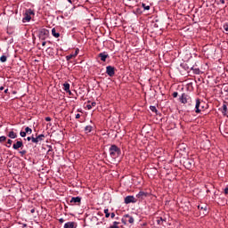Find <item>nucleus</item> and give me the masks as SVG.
I'll use <instances>...</instances> for the list:
<instances>
[{"label": "nucleus", "instance_id": "nucleus-43", "mask_svg": "<svg viewBox=\"0 0 228 228\" xmlns=\"http://www.w3.org/2000/svg\"><path fill=\"white\" fill-rule=\"evenodd\" d=\"M45 44H47V42H45V40H43V42H42L43 47L45 46Z\"/></svg>", "mask_w": 228, "mask_h": 228}, {"label": "nucleus", "instance_id": "nucleus-50", "mask_svg": "<svg viewBox=\"0 0 228 228\" xmlns=\"http://www.w3.org/2000/svg\"><path fill=\"white\" fill-rule=\"evenodd\" d=\"M67 94H69V95H72V92H66Z\"/></svg>", "mask_w": 228, "mask_h": 228}, {"label": "nucleus", "instance_id": "nucleus-26", "mask_svg": "<svg viewBox=\"0 0 228 228\" xmlns=\"http://www.w3.org/2000/svg\"><path fill=\"white\" fill-rule=\"evenodd\" d=\"M25 133L31 134V133H33V130H31V128H29V126H27L25 128Z\"/></svg>", "mask_w": 228, "mask_h": 228}, {"label": "nucleus", "instance_id": "nucleus-7", "mask_svg": "<svg viewBox=\"0 0 228 228\" xmlns=\"http://www.w3.org/2000/svg\"><path fill=\"white\" fill-rule=\"evenodd\" d=\"M106 74H108V76H110V77H113V76H115V67L107 66Z\"/></svg>", "mask_w": 228, "mask_h": 228}, {"label": "nucleus", "instance_id": "nucleus-12", "mask_svg": "<svg viewBox=\"0 0 228 228\" xmlns=\"http://www.w3.org/2000/svg\"><path fill=\"white\" fill-rule=\"evenodd\" d=\"M200 99L196 100L195 111L196 113H200Z\"/></svg>", "mask_w": 228, "mask_h": 228}, {"label": "nucleus", "instance_id": "nucleus-14", "mask_svg": "<svg viewBox=\"0 0 228 228\" xmlns=\"http://www.w3.org/2000/svg\"><path fill=\"white\" fill-rule=\"evenodd\" d=\"M222 113L223 115H227L228 113V110H227V102H224V103L223 104V107H222Z\"/></svg>", "mask_w": 228, "mask_h": 228}, {"label": "nucleus", "instance_id": "nucleus-9", "mask_svg": "<svg viewBox=\"0 0 228 228\" xmlns=\"http://www.w3.org/2000/svg\"><path fill=\"white\" fill-rule=\"evenodd\" d=\"M20 147H24V143L22 141H17L13 145L12 148L14 151H18V149H20Z\"/></svg>", "mask_w": 228, "mask_h": 228}, {"label": "nucleus", "instance_id": "nucleus-33", "mask_svg": "<svg viewBox=\"0 0 228 228\" xmlns=\"http://www.w3.org/2000/svg\"><path fill=\"white\" fill-rule=\"evenodd\" d=\"M142 7L144 8V10H151V6L145 5V4H142Z\"/></svg>", "mask_w": 228, "mask_h": 228}, {"label": "nucleus", "instance_id": "nucleus-42", "mask_svg": "<svg viewBox=\"0 0 228 228\" xmlns=\"http://www.w3.org/2000/svg\"><path fill=\"white\" fill-rule=\"evenodd\" d=\"M59 222H60V224H63V222H65V220H63V218H61V219H59Z\"/></svg>", "mask_w": 228, "mask_h": 228}, {"label": "nucleus", "instance_id": "nucleus-27", "mask_svg": "<svg viewBox=\"0 0 228 228\" xmlns=\"http://www.w3.org/2000/svg\"><path fill=\"white\" fill-rule=\"evenodd\" d=\"M6 60H7V57L5 55H2L0 57V61H2V63H4V61H6Z\"/></svg>", "mask_w": 228, "mask_h": 228}, {"label": "nucleus", "instance_id": "nucleus-16", "mask_svg": "<svg viewBox=\"0 0 228 228\" xmlns=\"http://www.w3.org/2000/svg\"><path fill=\"white\" fill-rule=\"evenodd\" d=\"M8 137L12 138V140L17 138V133L13 132V131H10L8 134Z\"/></svg>", "mask_w": 228, "mask_h": 228}, {"label": "nucleus", "instance_id": "nucleus-21", "mask_svg": "<svg viewBox=\"0 0 228 228\" xmlns=\"http://www.w3.org/2000/svg\"><path fill=\"white\" fill-rule=\"evenodd\" d=\"M163 222H165V219H163V217H159V218L157 220L158 225H163Z\"/></svg>", "mask_w": 228, "mask_h": 228}, {"label": "nucleus", "instance_id": "nucleus-5", "mask_svg": "<svg viewBox=\"0 0 228 228\" xmlns=\"http://www.w3.org/2000/svg\"><path fill=\"white\" fill-rule=\"evenodd\" d=\"M190 99H191L190 96H188V94L183 93L179 98V101L180 102H182V104H187V102H190Z\"/></svg>", "mask_w": 228, "mask_h": 228}, {"label": "nucleus", "instance_id": "nucleus-17", "mask_svg": "<svg viewBox=\"0 0 228 228\" xmlns=\"http://www.w3.org/2000/svg\"><path fill=\"white\" fill-rule=\"evenodd\" d=\"M52 35H53V37H54L55 38H60V33L56 32V28H53V29H52Z\"/></svg>", "mask_w": 228, "mask_h": 228}, {"label": "nucleus", "instance_id": "nucleus-6", "mask_svg": "<svg viewBox=\"0 0 228 228\" xmlns=\"http://www.w3.org/2000/svg\"><path fill=\"white\" fill-rule=\"evenodd\" d=\"M131 202L133 204L138 202V200H136V198H134V196H126L125 198V204H131Z\"/></svg>", "mask_w": 228, "mask_h": 228}, {"label": "nucleus", "instance_id": "nucleus-10", "mask_svg": "<svg viewBox=\"0 0 228 228\" xmlns=\"http://www.w3.org/2000/svg\"><path fill=\"white\" fill-rule=\"evenodd\" d=\"M98 58H101L102 61H106V58H110V55L106 52H103L98 54Z\"/></svg>", "mask_w": 228, "mask_h": 228}, {"label": "nucleus", "instance_id": "nucleus-40", "mask_svg": "<svg viewBox=\"0 0 228 228\" xmlns=\"http://www.w3.org/2000/svg\"><path fill=\"white\" fill-rule=\"evenodd\" d=\"M45 121H46V122H51V118H50V117H46V118H45Z\"/></svg>", "mask_w": 228, "mask_h": 228}, {"label": "nucleus", "instance_id": "nucleus-32", "mask_svg": "<svg viewBox=\"0 0 228 228\" xmlns=\"http://www.w3.org/2000/svg\"><path fill=\"white\" fill-rule=\"evenodd\" d=\"M20 136H21V138H26V134H27V132H20Z\"/></svg>", "mask_w": 228, "mask_h": 228}, {"label": "nucleus", "instance_id": "nucleus-37", "mask_svg": "<svg viewBox=\"0 0 228 228\" xmlns=\"http://www.w3.org/2000/svg\"><path fill=\"white\" fill-rule=\"evenodd\" d=\"M118 224H120V223L115 221L112 225H114V226H116V227H118Z\"/></svg>", "mask_w": 228, "mask_h": 228}, {"label": "nucleus", "instance_id": "nucleus-30", "mask_svg": "<svg viewBox=\"0 0 228 228\" xmlns=\"http://www.w3.org/2000/svg\"><path fill=\"white\" fill-rule=\"evenodd\" d=\"M27 152L28 151L26 150H23V151H20V154L21 157H24V156H26Z\"/></svg>", "mask_w": 228, "mask_h": 228}, {"label": "nucleus", "instance_id": "nucleus-11", "mask_svg": "<svg viewBox=\"0 0 228 228\" xmlns=\"http://www.w3.org/2000/svg\"><path fill=\"white\" fill-rule=\"evenodd\" d=\"M70 203H74V204H81V197L77 196V197H73L70 200Z\"/></svg>", "mask_w": 228, "mask_h": 228}, {"label": "nucleus", "instance_id": "nucleus-49", "mask_svg": "<svg viewBox=\"0 0 228 228\" xmlns=\"http://www.w3.org/2000/svg\"><path fill=\"white\" fill-rule=\"evenodd\" d=\"M28 142H31V137H27Z\"/></svg>", "mask_w": 228, "mask_h": 228}, {"label": "nucleus", "instance_id": "nucleus-44", "mask_svg": "<svg viewBox=\"0 0 228 228\" xmlns=\"http://www.w3.org/2000/svg\"><path fill=\"white\" fill-rule=\"evenodd\" d=\"M224 193L228 195V187L224 189Z\"/></svg>", "mask_w": 228, "mask_h": 228}, {"label": "nucleus", "instance_id": "nucleus-54", "mask_svg": "<svg viewBox=\"0 0 228 228\" xmlns=\"http://www.w3.org/2000/svg\"><path fill=\"white\" fill-rule=\"evenodd\" d=\"M204 211H206V212H207L208 210H207L206 208H204Z\"/></svg>", "mask_w": 228, "mask_h": 228}, {"label": "nucleus", "instance_id": "nucleus-45", "mask_svg": "<svg viewBox=\"0 0 228 228\" xmlns=\"http://www.w3.org/2000/svg\"><path fill=\"white\" fill-rule=\"evenodd\" d=\"M221 4H225V0H220Z\"/></svg>", "mask_w": 228, "mask_h": 228}, {"label": "nucleus", "instance_id": "nucleus-8", "mask_svg": "<svg viewBox=\"0 0 228 228\" xmlns=\"http://www.w3.org/2000/svg\"><path fill=\"white\" fill-rule=\"evenodd\" d=\"M146 197H149V193L145 191H140L137 195L136 198L142 201L143 199H146Z\"/></svg>", "mask_w": 228, "mask_h": 228}, {"label": "nucleus", "instance_id": "nucleus-46", "mask_svg": "<svg viewBox=\"0 0 228 228\" xmlns=\"http://www.w3.org/2000/svg\"><path fill=\"white\" fill-rule=\"evenodd\" d=\"M76 118H81V115L80 114H77L76 115Z\"/></svg>", "mask_w": 228, "mask_h": 228}, {"label": "nucleus", "instance_id": "nucleus-52", "mask_svg": "<svg viewBox=\"0 0 228 228\" xmlns=\"http://www.w3.org/2000/svg\"><path fill=\"white\" fill-rule=\"evenodd\" d=\"M0 90H1V91L4 90V86H1V87H0Z\"/></svg>", "mask_w": 228, "mask_h": 228}, {"label": "nucleus", "instance_id": "nucleus-28", "mask_svg": "<svg viewBox=\"0 0 228 228\" xmlns=\"http://www.w3.org/2000/svg\"><path fill=\"white\" fill-rule=\"evenodd\" d=\"M31 142H32V143H38V139H37V137H31Z\"/></svg>", "mask_w": 228, "mask_h": 228}, {"label": "nucleus", "instance_id": "nucleus-13", "mask_svg": "<svg viewBox=\"0 0 228 228\" xmlns=\"http://www.w3.org/2000/svg\"><path fill=\"white\" fill-rule=\"evenodd\" d=\"M64 228H76V223L69 222L64 224Z\"/></svg>", "mask_w": 228, "mask_h": 228}, {"label": "nucleus", "instance_id": "nucleus-29", "mask_svg": "<svg viewBox=\"0 0 228 228\" xmlns=\"http://www.w3.org/2000/svg\"><path fill=\"white\" fill-rule=\"evenodd\" d=\"M3 142H6V136L4 135L0 136V143H3Z\"/></svg>", "mask_w": 228, "mask_h": 228}, {"label": "nucleus", "instance_id": "nucleus-41", "mask_svg": "<svg viewBox=\"0 0 228 228\" xmlns=\"http://www.w3.org/2000/svg\"><path fill=\"white\" fill-rule=\"evenodd\" d=\"M110 218H115V213L112 212V213L110 214Z\"/></svg>", "mask_w": 228, "mask_h": 228}, {"label": "nucleus", "instance_id": "nucleus-2", "mask_svg": "<svg viewBox=\"0 0 228 228\" xmlns=\"http://www.w3.org/2000/svg\"><path fill=\"white\" fill-rule=\"evenodd\" d=\"M31 15H35V12H33L31 9L27 10L24 13L22 22H29V20H31Z\"/></svg>", "mask_w": 228, "mask_h": 228}, {"label": "nucleus", "instance_id": "nucleus-24", "mask_svg": "<svg viewBox=\"0 0 228 228\" xmlns=\"http://www.w3.org/2000/svg\"><path fill=\"white\" fill-rule=\"evenodd\" d=\"M150 110L153 113H158V109H156V106H150Z\"/></svg>", "mask_w": 228, "mask_h": 228}, {"label": "nucleus", "instance_id": "nucleus-1", "mask_svg": "<svg viewBox=\"0 0 228 228\" xmlns=\"http://www.w3.org/2000/svg\"><path fill=\"white\" fill-rule=\"evenodd\" d=\"M110 152V156H111L113 158V159H117V158H118V156H120L121 151H120V148H118V146L112 144L109 150Z\"/></svg>", "mask_w": 228, "mask_h": 228}, {"label": "nucleus", "instance_id": "nucleus-18", "mask_svg": "<svg viewBox=\"0 0 228 228\" xmlns=\"http://www.w3.org/2000/svg\"><path fill=\"white\" fill-rule=\"evenodd\" d=\"M97 106V103L95 102H92L91 104H87V109L92 110V108H95Z\"/></svg>", "mask_w": 228, "mask_h": 228}, {"label": "nucleus", "instance_id": "nucleus-31", "mask_svg": "<svg viewBox=\"0 0 228 228\" xmlns=\"http://www.w3.org/2000/svg\"><path fill=\"white\" fill-rule=\"evenodd\" d=\"M72 58H74L73 54H69L68 56H66V60L69 61V60H72Z\"/></svg>", "mask_w": 228, "mask_h": 228}, {"label": "nucleus", "instance_id": "nucleus-20", "mask_svg": "<svg viewBox=\"0 0 228 228\" xmlns=\"http://www.w3.org/2000/svg\"><path fill=\"white\" fill-rule=\"evenodd\" d=\"M37 138V142H42L44 138H45V135L44 134H41Z\"/></svg>", "mask_w": 228, "mask_h": 228}, {"label": "nucleus", "instance_id": "nucleus-34", "mask_svg": "<svg viewBox=\"0 0 228 228\" xmlns=\"http://www.w3.org/2000/svg\"><path fill=\"white\" fill-rule=\"evenodd\" d=\"M47 154H53V147L49 146V150L47 151Z\"/></svg>", "mask_w": 228, "mask_h": 228}, {"label": "nucleus", "instance_id": "nucleus-55", "mask_svg": "<svg viewBox=\"0 0 228 228\" xmlns=\"http://www.w3.org/2000/svg\"><path fill=\"white\" fill-rule=\"evenodd\" d=\"M201 209H204V208L201 207Z\"/></svg>", "mask_w": 228, "mask_h": 228}, {"label": "nucleus", "instance_id": "nucleus-22", "mask_svg": "<svg viewBox=\"0 0 228 228\" xmlns=\"http://www.w3.org/2000/svg\"><path fill=\"white\" fill-rule=\"evenodd\" d=\"M194 74H200V69L199 68H191Z\"/></svg>", "mask_w": 228, "mask_h": 228}, {"label": "nucleus", "instance_id": "nucleus-23", "mask_svg": "<svg viewBox=\"0 0 228 228\" xmlns=\"http://www.w3.org/2000/svg\"><path fill=\"white\" fill-rule=\"evenodd\" d=\"M85 131L86 133H92V126H86Z\"/></svg>", "mask_w": 228, "mask_h": 228}, {"label": "nucleus", "instance_id": "nucleus-4", "mask_svg": "<svg viewBox=\"0 0 228 228\" xmlns=\"http://www.w3.org/2000/svg\"><path fill=\"white\" fill-rule=\"evenodd\" d=\"M49 37V30L45 28H42L39 32V38L40 40H45Z\"/></svg>", "mask_w": 228, "mask_h": 228}, {"label": "nucleus", "instance_id": "nucleus-39", "mask_svg": "<svg viewBox=\"0 0 228 228\" xmlns=\"http://www.w3.org/2000/svg\"><path fill=\"white\" fill-rule=\"evenodd\" d=\"M177 95H179L177 92H174V93H173V97L175 98V97H177Z\"/></svg>", "mask_w": 228, "mask_h": 228}, {"label": "nucleus", "instance_id": "nucleus-53", "mask_svg": "<svg viewBox=\"0 0 228 228\" xmlns=\"http://www.w3.org/2000/svg\"><path fill=\"white\" fill-rule=\"evenodd\" d=\"M4 94H8V89H5V90H4Z\"/></svg>", "mask_w": 228, "mask_h": 228}, {"label": "nucleus", "instance_id": "nucleus-38", "mask_svg": "<svg viewBox=\"0 0 228 228\" xmlns=\"http://www.w3.org/2000/svg\"><path fill=\"white\" fill-rule=\"evenodd\" d=\"M224 29H225L226 31H228V24H227V23L224 25Z\"/></svg>", "mask_w": 228, "mask_h": 228}, {"label": "nucleus", "instance_id": "nucleus-19", "mask_svg": "<svg viewBox=\"0 0 228 228\" xmlns=\"http://www.w3.org/2000/svg\"><path fill=\"white\" fill-rule=\"evenodd\" d=\"M192 165H193V164H192L191 162H190V161H185V162H184V167H185V168L190 169V168H191Z\"/></svg>", "mask_w": 228, "mask_h": 228}, {"label": "nucleus", "instance_id": "nucleus-35", "mask_svg": "<svg viewBox=\"0 0 228 228\" xmlns=\"http://www.w3.org/2000/svg\"><path fill=\"white\" fill-rule=\"evenodd\" d=\"M77 54H79V49H77L75 51V53L73 54V57L76 58V56H77Z\"/></svg>", "mask_w": 228, "mask_h": 228}, {"label": "nucleus", "instance_id": "nucleus-15", "mask_svg": "<svg viewBox=\"0 0 228 228\" xmlns=\"http://www.w3.org/2000/svg\"><path fill=\"white\" fill-rule=\"evenodd\" d=\"M63 86L64 92H70V84H69V82H65L63 84Z\"/></svg>", "mask_w": 228, "mask_h": 228}, {"label": "nucleus", "instance_id": "nucleus-3", "mask_svg": "<svg viewBox=\"0 0 228 228\" xmlns=\"http://www.w3.org/2000/svg\"><path fill=\"white\" fill-rule=\"evenodd\" d=\"M122 224H124V225H126V224H127V222H129L130 224H134V218H133V216H129V214H126L124 216V218L121 219Z\"/></svg>", "mask_w": 228, "mask_h": 228}, {"label": "nucleus", "instance_id": "nucleus-48", "mask_svg": "<svg viewBox=\"0 0 228 228\" xmlns=\"http://www.w3.org/2000/svg\"><path fill=\"white\" fill-rule=\"evenodd\" d=\"M110 228H120V227H118V226H114V225H111V226H110Z\"/></svg>", "mask_w": 228, "mask_h": 228}, {"label": "nucleus", "instance_id": "nucleus-51", "mask_svg": "<svg viewBox=\"0 0 228 228\" xmlns=\"http://www.w3.org/2000/svg\"><path fill=\"white\" fill-rule=\"evenodd\" d=\"M30 213H35V208H32V209L30 210Z\"/></svg>", "mask_w": 228, "mask_h": 228}, {"label": "nucleus", "instance_id": "nucleus-36", "mask_svg": "<svg viewBox=\"0 0 228 228\" xmlns=\"http://www.w3.org/2000/svg\"><path fill=\"white\" fill-rule=\"evenodd\" d=\"M7 143L8 145H12L13 143V141H12V139H8Z\"/></svg>", "mask_w": 228, "mask_h": 228}, {"label": "nucleus", "instance_id": "nucleus-47", "mask_svg": "<svg viewBox=\"0 0 228 228\" xmlns=\"http://www.w3.org/2000/svg\"><path fill=\"white\" fill-rule=\"evenodd\" d=\"M69 1V3H76V0H68Z\"/></svg>", "mask_w": 228, "mask_h": 228}, {"label": "nucleus", "instance_id": "nucleus-25", "mask_svg": "<svg viewBox=\"0 0 228 228\" xmlns=\"http://www.w3.org/2000/svg\"><path fill=\"white\" fill-rule=\"evenodd\" d=\"M104 213H105V218H110V210L108 208L104 209Z\"/></svg>", "mask_w": 228, "mask_h": 228}]
</instances>
